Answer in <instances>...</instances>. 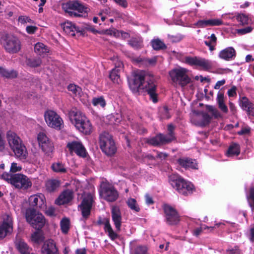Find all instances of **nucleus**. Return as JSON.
I'll return each instance as SVG.
<instances>
[{
	"instance_id": "c03bdc74",
	"label": "nucleus",
	"mask_w": 254,
	"mask_h": 254,
	"mask_svg": "<svg viewBox=\"0 0 254 254\" xmlns=\"http://www.w3.org/2000/svg\"><path fill=\"white\" fill-rule=\"evenodd\" d=\"M52 168L54 172L57 173H64L66 171L64 165L60 162L54 163L52 166Z\"/></svg>"
},
{
	"instance_id": "5701e85b",
	"label": "nucleus",
	"mask_w": 254,
	"mask_h": 254,
	"mask_svg": "<svg viewBox=\"0 0 254 254\" xmlns=\"http://www.w3.org/2000/svg\"><path fill=\"white\" fill-rule=\"evenodd\" d=\"M177 162L182 167L188 169H197V163L195 160L191 158L184 157L177 160Z\"/></svg>"
},
{
	"instance_id": "09e8293b",
	"label": "nucleus",
	"mask_w": 254,
	"mask_h": 254,
	"mask_svg": "<svg viewBox=\"0 0 254 254\" xmlns=\"http://www.w3.org/2000/svg\"><path fill=\"white\" fill-rule=\"evenodd\" d=\"M68 89L74 94H79L81 92V88L78 86L70 84L68 86Z\"/></svg>"
},
{
	"instance_id": "2eb2a0df",
	"label": "nucleus",
	"mask_w": 254,
	"mask_h": 254,
	"mask_svg": "<svg viewBox=\"0 0 254 254\" xmlns=\"http://www.w3.org/2000/svg\"><path fill=\"white\" fill-rule=\"evenodd\" d=\"M163 209L167 222L169 225H176L179 222V216L173 207L168 204H164Z\"/></svg>"
},
{
	"instance_id": "c756f323",
	"label": "nucleus",
	"mask_w": 254,
	"mask_h": 254,
	"mask_svg": "<svg viewBox=\"0 0 254 254\" xmlns=\"http://www.w3.org/2000/svg\"><path fill=\"white\" fill-rule=\"evenodd\" d=\"M44 199L45 196L42 194L31 196L29 198L30 204L32 206L42 207L44 204Z\"/></svg>"
},
{
	"instance_id": "0eeeda50",
	"label": "nucleus",
	"mask_w": 254,
	"mask_h": 254,
	"mask_svg": "<svg viewBox=\"0 0 254 254\" xmlns=\"http://www.w3.org/2000/svg\"><path fill=\"white\" fill-rule=\"evenodd\" d=\"M26 218L31 226L37 230L42 229L45 224V219L44 216L34 209H27Z\"/></svg>"
},
{
	"instance_id": "f8f14e48",
	"label": "nucleus",
	"mask_w": 254,
	"mask_h": 254,
	"mask_svg": "<svg viewBox=\"0 0 254 254\" xmlns=\"http://www.w3.org/2000/svg\"><path fill=\"white\" fill-rule=\"evenodd\" d=\"M100 195L109 202H113L118 198L119 194L117 190L109 184H103L101 186Z\"/></svg>"
},
{
	"instance_id": "6e6552de",
	"label": "nucleus",
	"mask_w": 254,
	"mask_h": 254,
	"mask_svg": "<svg viewBox=\"0 0 254 254\" xmlns=\"http://www.w3.org/2000/svg\"><path fill=\"white\" fill-rule=\"evenodd\" d=\"M175 127L170 124L168 126V133L167 135L159 134L154 137L148 139L147 142L153 146L169 143L175 139L174 130Z\"/></svg>"
},
{
	"instance_id": "8fccbe9b",
	"label": "nucleus",
	"mask_w": 254,
	"mask_h": 254,
	"mask_svg": "<svg viewBox=\"0 0 254 254\" xmlns=\"http://www.w3.org/2000/svg\"><path fill=\"white\" fill-rule=\"evenodd\" d=\"M169 39L172 42H179L182 40L184 37L181 34H178L176 35H171L169 34L168 35Z\"/></svg>"
},
{
	"instance_id": "9b49d317",
	"label": "nucleus",
	"mask_w": 254,
	"mask_h": 254,
	"mask_svg": "<svg viewBox=\"0 0 254 254\" xmlns=\"http://www.w3.org/2000/svg\"><path fill=\"white\" fill-rule=\"evenodd\" d=\"M93 202V197L91 193H87L84 196L81 204L78 206L81 212L82 220H86L90 216Z\"/></svg>"
},
{
	"instance_id": "4d7b16f0",
	"label": "nucleus",
	"mask_w": 254,
	"mask_h": 254,
	"mask_svg": "<svg viewBox=\"0 0 254 254\" xmlns=\"http://www.w3.org/2000/svg\"><path fill=\"white\" fill-rule=\"evenodd\" d=\"M196 25L201 28H204L207 26H209V19L200 20L196 23Z\"/></svg>"
},
{
	"instance_id": "7ed1b4c3",
	"label": "nucleus",
	"mask_w": 254,
	"mask_h": 254,
	"mask_svg": "<svg viewBox=\"0 0 254 254\" xmlns=\"http://www.w3.org/2000/svg\"><path fill=\"white\" fill-rule=\"evenodd\" d=\"M1 178L18 189L27 190L31 188L32 185L30 179L21 174L12 175L4 173L1 175Z\"/></svg>"
},
{
	"instance_id": "1a4fd4ad",
	"label": "nucleus",
	"mask_w": 254,
	"mask_h": 254,
	"mask_svg": "<svg viewBox=\"0 0 254 254\" xmlns=\"http://www.w3.org/2000/svg\"><path fill=\"white\" fill-rule=\"evenodd\" d=\"M1 44L4 50L8 53L15 54L21 49V43L15 36L6 35L1 40Z\"/></svg>"
},
{
	"instance_id": "39448f33",
	"label": "nucleus",
	"mask_w": 254,
	"mask_h": 254,
	"mask_svg": "<svg viewBox=\"0 0 254 254\" xmlns=\"http://www.w3.org/2000/svg\"><path fill=\"white\" fill-rule=\"evenodd\" d=\"M66 12L74 17H86L87 16L88 8L78 1H72L63 5Z\"/></svg>"
},
{
	"instance_id": "69168bd1",
	"label": "nucleus",
	"mask_w": 254,
	"mask_h": 254,
	"mask_svg": "<svg viewBox=\"0 0 254 254\" xmlns=\"http://www.w3.org/2000/svg\"><path fill=\"white\" fill-rule=\"evenodd\" d=\"M116 3H118L124 7H127V3L126 0H114Z\"/></svg>"
},
{
	"instance_id": "f3484780",
	"label": "nucleus",
	"mask_w": 254,
	"mask_h": 254,
	"mask_svg": "<svg viewBox=\"0 0 254 254\" xmlns=\"http://www.w3.org/2000/svg\"><path fill=\"white\" fill-rule=\"evenodd\" d=\"M185 62L190 65L198 66L204 69H207L210 67L208 61L204 59L188 57L185 58Z\"/></svg>"
},
{
	"instance_id": "20e7f679",
	"label": "nucleus",
	"mask_w": 254,
	"mask_h": 254,
	"mask_svg": "<svg viewBox=\"0 0 254 254\" xmlns=\"http://www.w3.org/2000/svg\"><path fill=\"white\" fill-rule=\"evenodd\" d=\"M169 182L172 187L180 194L187 195L192 192L193 185L181 176L175 174L171 175L169 176Z\"/></svg>"
},
{
	"instance_id": "864d4df0",
	"label": "nucleus",
	"mask_w": 254,
	"mask_h": 254,
	"mask_svg": "<svg viewBox=\"0 0 254 254\" xmlns=\"http://www.w3.org/2000/svg\"><path fill=\"white\" fill-rule=\"evenodd\" d=\"M253 28L251 26H248L242 29H239L237 30V33L240 35H244L252 32Z\"/></svg>"
},
{
	"instance_id": "0e129e2a",
	"label": "nucleus",
	"mask_w": 254,
	"mask_h": 254,
	"mask_svg": "<svg viewBox=\"0 0 254 254\" xmlns=\"http://www.w3.org/2000/svg\"><path fill=\"white\" fill-rule=\"evenodd\" d=\"M46 213L49 216H54L55 215V209L53 207H49L46 210Z\"/></svg>"
},
{
	"instance_id": "72a5a7b5",
	"label": "nucleus",
	"mask_w": 254,
	"mask_h": 254,
	"mask_svg": "<svg viewBox=\"0 0 254 254\" xmlns=\"http://www.w3.org/2000/svg\"><path fill=\"white\" fill-rule=\"evenodd\" d=\"M216 100L218 107L221 111L225 114L227 113L228 110L227 106L225 104L223 93L219 92L217 94Z\"/></svg>"
},
{
	"instance_id": "6ab92c4d",
	"label": "nucleus",
	"mask_w": 254,
	"mask_h": 254,
	"mask_svg": "<svg viewBox=\"0 0 254 254\" xmlns=\"http://www.w3.org/2000/svg\"><path fill=\"white\" fill-rule=\"evenodd\" d=\"M115 63L114 64L115 68H113L109 74V78L110 79H118L121 77V74L122 73V69L123 66V63L119 61L118 58H112Z\"/></svg>"
},
{
	"instance_id": "4be33fe9",
	"label": "nucleus",
	"mask_w": 254,
	"mask_h": 254,
	"mask_svg": "<svg viewBox=\"0 0 254 254\" xmlns=\"http://www.w3.org/2000/svg\"><path fill=\"white\" fill-rule=\"evenodd\" d=\"M239 105L248 114L254 116V104L245 96L240 99Z\"/></svg>"
},
{
	"instance_id": "dca6fc26",
	"label": "nucleus",
	"mask_w": 254,
	"mask_h": 254,
	"mask_svg": "<svg viewBox=\"0 0 254 254\" xmlns=\"http://www.w3.org/2000/svg\"><path fill=\"white\" fill-rule=\"evenodd\" d=\"M70 152H75L80 157L85 158L87 155V152L82 144L78 141L68 142L66 145Z\"/></svg>"
},
{
	"instance_id": "bb28decb",
	"label": "nucleus",
	"mask_w": 254,
	"mask_h": 254,
	"mask_svg": "<svg viewBox=\"0 0 254 254\" xmlns=\"http://www.w3.org/2000/svg\"><path fill=\"white\" fill-rule=\"evenodd\" d=\"M103 223H104V224H105V227H104L105 231L106 232V233H108V236L111 238V239L112 240H114L116 239H117L118 237V235L113 230V229L110 225L109 219H105L104 222H103L101 219H100L98 221V224H102Z\"/></svg>"
},
{
	"instance_id": "49530a36",
	"label": "nucleus",
	"mask_w": 254,
	"mask_h": 254,
	"mask_svg": "<svg viewBox=\"0 0 254 254\" xmlns=\"http://www.w3.org/2000/svg\"><path fill=\"white\" fill-rule=\"evenodd\" d=\"M92 103L94 106H100L101 107H104L106 105L105 100L102 96L93 98L92 101Z\"/></svg>"
},
{
	"instance_id": "a211bd4d",
	"label": "nucleus",
	"mask_w": 254,
	"mask_h": 254,
	"mask_svg": "<svg viewBox=\"0 0 254 254\" xmlns=\"http://www.w3.org/2000/svg\"><path fill=\"white\" fill-rule=\"evenodd\" d=\"M172 79H191L190 72L184 68L174 69L169 72Z\"/></svg>"
},
{
	"instance_id": "cd10ccee",
	"label": "nucleus",
	"mask_w": 254,
	"mask_h": 254,
	"mask_svg": "<svg viewBox=\"0 0 254 254\" xmlns=\"http://www.w3.org/2000/svg\"><path fill=\"white\" fill-rule=\"evenodd\" d=\"M134 79H148L154 77V75L150 71L139 69L134 70L132 72Z\"/></svg>"
},
{
	"instance_id": "3c124183",
	"label": "nucleus",
	"mask_w": 254,
	"mask_h": 254,
	"mask_svg": "<svg viewBox=\"0 0 254 254\" xmlns=\"http://www.w3.org/2000/svg\"><path fill=\"white\" fill-rule=\"evenodd\" d=\"M191 80H173L172 84L175 86L178 85L184 87L186 85L190 82Z\"/></svg>"
},
{
	"instance_id": "de8ad7c7",
	"label": "nucleus",
	"mask_w": 254,
	"mask_h": 254,
	"mask_svg": "<svg viewBox=\"0 0 254 254\" xmlns=\"http://www.w3.org/2000/svg\"><path fill=\"white\" fill-rule=\"evenodd\" d=\"M61 228L63 233L66 234L69 229V221L67 218H64L61 221Z\"/></svg>"
},
{
	"instance_id": "e433bc0d",
	"label": "nucleus",
	"mask_w": 254,
	"mask_h": 254,
	"mask_svg": "<svg viewBox=\"0 0 254 254\" xmlns=\"http://www.w3.org/2000/svg\"><path fill=\"white\" fill-rule=\"evenodd\" d=\"M17 248L21 254H28L30 253V248L26 243L22 241L16 243Z\"/></svg>"
},
{
	"instance_id": "e2e57ef3",
	"label": "nucleus",
	"mask_w": 254,
	"mask_h": 254,
	"mask_svg": "<svg viewBox=\"0 0 254 254\" xmlns=\"http://www.w3.org/2000/svg\"><path fill=\"white\" fill-rule=\"evenodd\" d=\"M230 110L233 115H235L237 113V109L235 105L231 102L229 103Z\"/></svg>"
},
{
	"instance_id": "37998d69",
	"label": "nucleus",
	"mask_w": 254,
	"mask_h": 254,
	"mask_svg": "<svg viewBox=\"0 0 254 254\" xmlns=\"http://www.w3.org/2000/svg\"><path fill=\"white\" fill-rule=\"evenodd\" d=\"M31 239L33 242L36 243H40L44 240V237L43 236L41 231H37L32 235Z\"/></svg>"
},
{
	"instance_id": "603ef678",
	"label": "nucleus",
	"mask_w": 254,
	"mask_h": 254,
	"mask_svg": "<svg viewBox=\"0 0 254 254\" xmlns=\"http://www.w3.org/2000/svg\"><path fill=\"white\" fill-rule=\"evenodd\" d=\"M223 24L222 20L219 19H209V26H218Z\"/></svg>"
},
{
	"instance_id": "4c0bfd02",
	"label": "nucleus",
	"mask_w": 254,
	"mask_h": 254,
	"mask_svg": "<svg viewBox=\"0 0 254 254\" xmlns=\"http://www.w3.org/2000/svg\"><path fill=\"white\" fill-rule=\"evenodd\" d=\"M59 182L56 180H51L47 181L46 183V189L48 191H53L59 187Z\"/></svg>"
},
{
	"instance_id": "ea45409f",
	"label": "nucleus",
	"mask_w": 254,
	"mask_h": 254,
	"mask_svg": "<svg viewBox=\"0 0 254 254\" xmlns=\"http://www.w3.org/2000/svg\"><path fill=\"white\" fill-rule=\"evenodd\" d=\"M240 146L237 143H233L228 148L227 154L229 156L238 155L240 154Z\"/></svg>"
},
{
	"instance_id": "393cba45",
	"label": "nucleus",
	"mask_w": 254,
	"mask_h": 254,
	"mask_svg": "<svg viewBox=\"0 0 254 254\" xmlns=\"http://www.w3.org/2000/svg\"><path fill=\"white\" fill-rule=\"evenodd\" d=\"M73 198V192L69 190L64 191L56 200L59 205H63L68 203Z\"/></svg>"
},
{
	"instance_id": "5fc2aeb1",
	"label": "nucleus",
	"mask_w": 254,
	"mask_h": 254,
	"mask_svg": "<svg viewBox=\"0 0 254 254\" xmlns=\"http://www.w3.org/2000/svg\"><path fill=\"white\" fill-rule=\"evenodd\" d=\"M22 168L20 166L18 165L16 163H11L10 171L12 173H15L17 172L20 171Z\"/></svg>"
},
{
	"instance_id": "13d9d810",
	"label": "nucleus",
	"mask_w": 254,
	"mask_h": 254,
	"mask_svg": "<svg viewBox=\"0 0 254 254\" xmlns=\"http://www.w3.org/2000/svg\"><path fill=\"white\" fill-rule=\"evenodd\" d=\"M135 254H147V249L145 247L138 246L135 249Z\"/></svg>"
},
{
	"instance_id": "774afa93",
	"label": "nucleus",
	"mask_w": 254,
	"mask_h": 254,
	"mask_svg": "<svg viewBox=\"0 0 254 254\" xmlns=\"http://www.w3.org/2000/svg\"><path fill=\"white\" fill-rule=\"evenodd\" d=\"M37 28L33 26H28L26 27V31L29 34H33L35 32Z\"/></svg>"
},
{
	"instance_id": "052dcab7",
	"label": "nucleus",
	"mask_w": 254,
	"mask_h": 254,
	"mask_svg": "<svg viewBox=\"0 0 254 254\" xmlns=\"http://www.w3.org/2000/svg\"><path fill=\"white\" fill-rule=\"evenodd\" d=\"M106 33L109 35H113L115 37H118L119 35V31L116 29H109L106 31Z\"/></svg>"
},
{
	"instance_id": "a18cd8bd",
	"label": "nucleus",
	"mask_w": 254,
	"mask_h": 254,
	"mask_svg": "<svg viewBox=\"0 0 254 254\" xmlns=\"http://www.w3.org/2000/svg\"><path fill=\"white\" fill-rule=\"evenodd\" d=\"M129 44L134 49H140L142 45V41L140 39L132 38L128 41Z\"/></svg>"
},
{
	"instance_id": "473e14b6",
	"label": "nucleus",
	"mask_w": 254,
	"mask_h": 254,
	"mask_svg": "<svg viewBox=\"0 0 254 254\" xmlns=\"http://www.w3.org/2000/svg\"><path fill=\"white\" fill-rule=\"evenodd\" d=\"M246 198L252 211H254V186H251L246 193Z\"/></svg>"
},
{
	"instance_id": "a19ab883",
	"label": "nucleus",
	"mask_w": 254,
	"mask_h": 254,
	"mask_svg": "<svg viewBox=\"0 0 254 254\" xmlns=\"http://www.w3.org/2000/svg\"><path fill=\"white\" fill-rule=\"evenodd\" d=\"M127 206L130 209L138 212L140 211V208L134 198H130L127 201Z\"/></svg>"
},
{
	"instance_id": "b1692460",
	"label": "nucleus",
	"mask_w": 254,
	"mask_h": 254,
	"mask_svg": "<svg viewBox=\"0 0 254 254\" xmlns=\"http://www.w3.org/2000/svg\"><path fill=\"white\" fill-rule=\"evenodd\" d=\"M61 26L65 33L72 36L75 35V32L77 33L82 32L78 27L76 26L74 24L69 21H66L62 24Z\"/></svg>"
},
{
	"instance_id": "680f3d73",
	"label": "nucleus",
	"mask_w": 254,
	"mask_h": 254,
	"mask_svg": "<svg viewBox=\"0 0 254 254\" xmlns=\"http://www.w3.org/2000/svg\"><path fill=\"white\" fill-rule=\"evenodd\" d=\"M18 20L22 23H27V22H31V20L27 16H21L19 17Z\"/></svg>"
},
{
	"instance_id": "f03ea898",
	"label": "nucleus",
	"mask_w": 254,
	"mask_h": 254,
	"mask_svg": "<svg viewBox=\"0 0 254 254\" xmlns=\"http://www.w3.org/2000/svg\"><path fill=\"white\" fill-rule=\"evenodd\" d=\"M71 122L81 132L90 134L92 130V126L88 119L76 109H71L68 113Z\"/></svg>"
},
{
	"instance_id": "aec40b11",
	"label": "nucleus",
	"mask_w": 254,
	"mask_h": 254,
	"mask_svg": "<svg viewBox=\"0 0 254 254\" xmlns=\"http://www.w3.org/2000/svg\"><path fill=\"white\" fill-rule=\"evenodd\" d=\"M111 216L116 231L120 232L122 225V217L121 211L119 207L117 206L112 207L111 209Z\"/></svg>"
},
{
	"instance_id": "4468645a",
	"label": "nucleus",
	"mask_w": 254,
	"mask_h": 254,
	"mask_svg": "<svg viewBox=\"0 0 254 254\" xmlns=\"http://www.w3.org/2000/svg\"><path fill=\"white\" fill-rule=\"evenodd\" d=\"M13 231L12 218L9 215L5 214L3 216V222L0 225V240L10 235Z\"/></svg>"
},
{
	"instance_id": "9d476101",
	"label": "nucleus",
	"mask_w": 254,
	"mask_h": 254,
	"mask_svg": "<svg viewBox=\"0 0 254 254\" xmlns=\"http://www.w3.org/2000/svg\"><path fill=\"white\" fill-rule=\"evenodd\" d=\"M45 121L49 127L60 130L63 126L62 119L55 112L48 110L45 113Z\"/></svg>"
},
{
	"instance_id": "bf43d9fd",
	"label": "nucleus",
	"mask_w": 254,
	"mask_h": 254,
	"mask_svg": "<svg viewBox=\"0 0 254 254\" xmlns=\"http://www.w3.org/2000/svg\"><path fill=\"white\" fill-rule=\"evenodd\" d=\"M207 109H208V110L209 111L212 112L213 115L215 117H218L219 116L220 114H219L218 111L215 108H214L213 106H208L207 107Z\"/></svg>"
},
{
	"instance_id": "c9c22d12",
	"label": "nucleus",
	"mask_w": 254,
	"mask_h": 254,
	"mask_svg": "<svg viewBox=\"0 0 254 254\" xmlns=\"http://www.w3.org/2000/svg\"><path fill=\"white\" fill-rule=\"evenodd\" d=\"M26 64L30 67H36L39 66L42 64V61L39 57L29 58L26 60Z\"/></svg>"
},
{
	"instance_id": "338daca9",
	"label": "nucleus",
	"mask_w": 254,
	"mask_h": 254,
	"mask_svg": "<svg viewBox=\"0 0 254 254\" xmlns=\"http://www.w3.org/2000/svg\"><path fill=\"white\" fill-rule=\"evenodd\" d=\"M157 158L161 160L165 159L168 156V154L166 153H163L157 151Z\"/></svg>"
},
{
	"instance_id": "a878e982",
	"label": "nucleus",
	"mask_w": 254,
	"mask_h": 254,
	"mask_svg": "<svg viewBox=\"0 0 254 254\" xmlns=\"http://www.w3.org/2000/svg\"><path fill=\"white\" fill-rule=\"evenodd\" d=\"M17 157L20 159H25L27 155L25 146L22 141L17 144L16 146L11 149Z\"/></svg>"
},
{
	"instance_id": "f257e3e1",
	"label": "nucleus",
	"mask_w": 254,
	"mask_h": 254,
	"mask_svg": "<svg viewBox=\"0 0 254 254\" xmlns=\"http://www.w3.org/2000/svg\"><path fill=\"white\" fill-rule=\"evenodd\" d=\"M128 85L132 93L139 94L145 91L149 95L154 103L157 102L156 92V84L153 80H128Z\"/></svg>"
},
{
	"instance_id": "6e6d98bb",
	"label": "nucleus",
	"mask_w": 254,
	"mask_h": 254,
	"mask_svg": "<svg viewBox=\"0 0 254 254\" xmlns=\"http://www.w3.org/2000/svg\"><path fill=\"white\" fill-rule=\"evenodd\" d=\"M196 25L201 28H204L207 26H209V19L200 20L196 23Z\"/></svg>"
},
{
	"instance_id": "58836bf2",
	"label": "nucleus",
	"mask_w": 254,
	"mask_h": 254,
	"mask_svg": "<svg viewBox=\"0 0 254 254\" xmlns=\"http://www.w3.org/2000/svg\"><path fill=\"white\" fill-rule=\"evenodd\" d=\"M151 45L155 50H160L165 49L166 46L163 42L160 39H157L151 41Z\"/></svg>"
},
{
	"instance_id": "ddd939ff",
	"label": "nucleus",
	"mask_w": 254,
	"mask_h": 254,
	"mask_svg": "<svg viewBox=\"0 0 254 254\" xmlns=\"http://www.w3.org/2000/svg\"><path fill=\"white\" fill-rule=\"evenodd\" d=\"M38 140L40 147L45 154L48 156L51 155L54 150L52 141L43 132L38 134Z\"/></svg>"
},
{
	"instance_id": "c85d7f7f",
	"label": "nucleus",
	"mask_w": 254,
	"mask_h": 254,
	"mask_svg": "<svg viewBox=\"0 0 254 254\" xmlns=\"http://www.w3.org/2000/svg\"><path fill=\"white\" fill-rule=\"evenodd\" d=\"M7 139L11 149L22 142V140L17 134L12 131H8L7 133Z\"/></svg>"
},
{
	"instance_id": "412c9836",
	"label": "nucleus",
	"mask_w": 254,
	"mask_h": 254,
	"mask_svg": "<svg viewBox=\"0 0 254 254\" xmlns=\"http://www.w3.org/2000/svg\"><path fill=\"white\" fill-rule=\"evenodd\" d=\"M41 251L42 254H59L55 242L51 239L44 243Z\"/></svg>"
},
{
	"instance_id": "423d86ee",
	"label": "nucleus",
	"mask_w": 254,
	"mask_h": 254,
	"mask_svg": "<svg viewBox=\"0 0 254 254\" xmlns=\"http://www.w3.org/2000/svg\"><path fill=\"white\" fill-rule=\"evenodd\" d=\"M100 146L102 151L108 156L114 155L117 150L112 135L107 132H103L100 134Z\"/></svg>"
},
{
	"instance_id": "f704fd0d",
	"label": "nucleus",
	"mask_w": 254,
	"mask_h": 254,
	"mask_svg": "<svg viewBox=\"0 0 254 254\" xmlns=\"http://www.w3.org/2000/svg\"><path fill=\"white\" fill-rule=\"evenodd\" d=\"M34 50L36 53L40 55L48 53L49 51L47 46L40 42L35 45Z\"/></svg>"
},
{
	"instance_id": "7c9ffc66",
	"label": "nucleus",
	"mask_w": 254,
	"mask_h": 254,
	"mask_svg": "<svg viewBox=\"0 0 254 254\" xmlns=\"http://www.w3.org/2000/svg\"><path fill=\"white\" fill-rule=\"evenodd\" d=\"M236 53L234 48L229 47L221 51L219 53V57L225 60H229L235 57Z\"/></svg>"
},
{
	"instance_id": "2f4dec72",
	"label": "nucleus",
	"mask_w": 254,
	"mask_h": 254,
	"mask_svg": "<svg viewBox=\"0 0 254 254\" xmlns=\"http://www.w3.org/2000/svg\"><path fill=\"white\" fill-rule=\"evenodd\" d=\"M0 75L7 78H16L18 77V72L14 69L7 70L0 66Z\"/></svg>"
},
{
	"instance_id": "79ce46f5",
	"label": "nucleus",
	"mask_w": 254,
	"mask_h": 254,
	"mask_svg": "<svg viewBox=\"0 0 254 254\" xmlns=\"http://www.w3.org/2000/svg\"><path fill=\"white\" fill-rule=\"evenodd\" d=\"M236 18L242 25H247L251 21L250 18L244 14H238L236 16Z\"/></svg>"
}]
</instances>
